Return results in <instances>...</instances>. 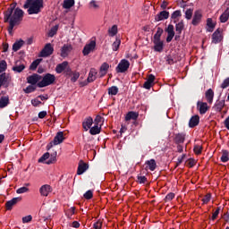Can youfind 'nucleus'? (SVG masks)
I'll use <instances>...</instances> for the list:
<instances>
[{
	"instance_id": "1",
	"label": "nucleus",
	"mask_w": 229,
	"mask_h": 229,
	"mask_svg": "<svg viewBox=\"0 0 229 229\" xmlns=\"http://www.w3.org/2000/svg\"><path fill=\"white\" fill-rule=\"evenodd\" d=\"M24 18V11L21 8L9 7L4 13V22H9V27L7 29L8 33L12 35L13 33V28L19 26L22 22Z\"/></svg>"
},
{
	"instance_id": "2",
	"label": "nucleus",
	"mask_w": 229,
	"mask_h": 229,
	"mask_svg": "<svg viewBox=\"0 0 229 229\" xmlns=\"http://www.w3.org/2000/svg\"><path fill=\"white\" fill-rule=\"evenodd\" d=\"M23 8L28 9L29 15L40 13V9L44 8V0H26Z\"/></svg>"
},
{
	"instance_id": "3",
	"label": "nucleus",
	"mask_w": 229,
	"mask_h": 229,
	"mask_svg": "<svg viewBox=\"0 0 229 229\" xmlns=\"http://www.w3.org/2000/svg\"><path fill=\"white\" fill-rule=\"evenodd\" d=\"M56 81V77L51 73H47L41 77V81L37 84L39 89H44V87H49Z\"/></svg>"
},
{
	"instance_id": "4",
	"label": "nucleus",
	"mask_w": 229,
	"mask_h": 229,
	"mask_svg": "<svg viewBox=\"0 0 229 229\" xmlns=\"http://www.w3.org/2000/svg\"><path fill=\"white\" fill-rule=\"evenodd\" d=\"M96 38H93L84 46L82 55L88 56L90 53H94V51H96Z\"/></svg>"
},
{
	"instance_id": "5",
	"label": "nucleus",
	"mask_w": 229,
	"mask_h": 229,
	"mask_svg": "<svg viewBox=\"0 0 229 229\" xmlns=\"http://www.w3.org/2000/svg\"><path fill=\"white\" fill-rule=\"evenodd\" d=\"M64 140L65 138L64 137V132L63 131L57 132L54 138V140L47 145V149H51L53 146H58V144H62V142H64Z\"/></svg>"
},
{
	"instance_id": "6",
	"label": "nucleus",
	"mask_w": 229,
	"mask_h": 229,
	"mask_svg": "<svg viewBox=\"0 0 229 229\" xmlns=\"http://www.w3.org/2000/svg\"><path fill=\"white\" fill-rule=\"evenodd\" d=\"M128 69H130V61L126 59H122L116 66V72H126Z\"/></svg>"
},
{
	"instance_id": "7",
	"label": "nucleus",
	"mask_w": 229,
	"mask_h": 229,
	"mask_svg": "<svg viewBox=\"0 0 229 229\" xmlns=\"http://www.w3.org/2000/svg\"><path fill=\"white\" fill-rule=\"evenodd\" d=\"M53 51H55V48H53L51 43H47L40 52V56H42L43 58H47V56H51Z\"/></svg>"
},
{
	"instance_id": "8",
	"label": "nucleus",
	"mask_w": 229,
	"mask_h": 229,
	"mask_svg": "<svg viewBox=\"0 0 229 229\" xmlns=\"http://www.w3.org/2000/svg\"><path fill=\"white\" fill-rule=\"evenodd\" d=\"M223 41V31L221 29H217L213 34H212V44H219V42Z\"/></svg>"
},
{
	"instance_id": "9",
	"label": "nucleus",
	"mask_w": 229,
	"mask_h": 229,
	"mask_svg": "<svg viewBox=\"0 0 229 229\" xmlns=\"http://www.w3.org/2000/svg\"><path fill=\"white\" fill-rule=\"evenodd\" d=\"M42 80V76L34 73L32 75H30L29 77H27V82L30 83V85H38V83H40Z\"/></svg>"
},
{
	"instance_id": "10",
	"label": "nucleus",
	"mask_w": 229,
	"mask_h": 229,
	"mask_svg": "<svg viewBox=\"0 0 229 229\" xmlns=\"http://www.w3.org/2000/svg\"><path fill=\"white\" fill-rule=\"evenodd\" d=\"M51 192H53V188L49 184L42 185L39 188V194L41 196H44L45 198H47V196H49V194H51Z\"/></svg>"
},
{
	"instance_id": "11",
	"label": "nucleus",
	"mask_w": 229,
	"mask_h": 229,
	"mask_svg": "<svg viewBox=\"0 0 229 229\" xmlns=\"http://www.w3.org/2000/svg\"><path fill=\"white\" fill-rule=\"evenodd\" d=\"M201 19H203V13L199 10L195 11L193 14V19L191 21V24L193 26H198L201 22Z\"/></svg>"
},
{
	"instance_id": "12",
	"label": "nucleus",
	"mask_w": 229,
	"mask_h": 229,
	"mask_svg": "<svg viewBox=\"0 0 229 229\" xmlns=\"http://www.w3.org/2000/svg\"><path fill=\"white\" fill-rule=\"evenodd\" d=\"M197 110L201 114V115L205 114L206 112H208V104L203 101H198Z\"/></svg>"
},
{
	"instance_id": "13",
	"label": "nucleus",
	"mask_w": 229,
	"mask_h": 229,
	"mask_svg": "<svg viewBox=\"0 0 229 229\" xmlns=\"http://www.w3.org/2000/svg\"><path fill=\"white\" fill-rule=\"evenodd\" d=\"M21 200H22V198H21V197H16L11 200H8L5 203L6 210H12V208H13L14 205H17V203H19Z\"/></svg>"
},
{
	"instance_id": "14",
	"label": "nucleus",
	"mask_w": 229,
	"mask_h": 229,
	"mask_svg": "<svg viewBox=\"0 0 229 229\" xmlns=\"http://www.w3.org/2000/svg\"><path fill=\"white\" fill-rule=\"evenodd\" d=\"M97 79H98V70H96V68H91L89 72L87 81L88 83H92L93 81H96Z\"/></svg>"
},
{
	"instance_id": "15",
	"label": "nucleus",
	"mask_w": 229,
	"mask_h": 229,
	"mask_svg": "<svg viewBox=\"0 0 229 229\" xmlns=\"http://www.w3.org/2000/svg\"><path fill=\"white\" fill-rule=\"evenodd\" d=\"M154 84H155V75L149 74L143 87L144 89H147L148 90H149V89H151Z\"/></svg>"
},
{
	"instance_id": "16",
	"label": "nucleus",
	"mask_w": 229,
	"mask_h": 229,
	"mask_svg": "<svg viewBox=\"0 0 229 229\" xmlns=\"http://www.w3.org/2000/svg\"><path fill=\"white\" fill-rule=\"evenodd\" d=\"M165 31L167 33L166 42H171V40H173V38H174V26L168 25Z\"/></svg>"
},
{
	"instance_id": "17",
	"label": "nucleus",
	"mask_w": 229,
	"mask_h": 229,
	"mask_svg": "<svg viewBox=\"0 0 229 229\" xmlns=\"http://www.w3.org/2000/svg\"><path fill=\"white\" fill-rule=\"evenodd\" d=\"M108 69H110V65L107 63L102 64L99 69V73H98L99 78H103L104 76H106V72H108Z\"/></svg>"
},
{
	"instance_id": "18",
	"label": "nucleus",
	"mask_w": 229,
	"mask_h": 229,
	"mask_svg": "<svg viewBox=\"0 0 229 229\" xmlns=\"http://www.w3.org/2000/svg\"><path fill=\"white\" fill-rule=\"evenodd\" d=\"M93 123H94V120L92 119V117H88L82 123V128L85 130V131H89V130H90Z\"/></svg>"
},
{
	"instance_id": "19",
	"label": "nucleus",
	"mask_w": 229,
	"mask_h": 229,
	"mask_svg": "<svg viewBox=\"0 0 229 229\" xmlns=\"http://www.w3.org/2000/svg\"><path fill=\"white\" fill-rule=\"evenodd\" d=\"M165 19H169V12H167V11L160 12V13L155 17V21H156L157 22H160V21H165Z\"/></svg>"
},
{
	"instance_id": "20",
	"label": "nucleus",
	"mask_w": 229,
	"mask_h": 229,
	"mask_svg": "<svg viewBox=\"0 0 229 229\" xmlns=\"http://www.w3.org/2000/svg\"><path fill=\"white\" fill-rule=\"evenodd\" d=\"M10 81H11L10 75L6 73L0 74V89L1 87H3V85H8Z\"/></svg>"
},
{
	"instance_id": "21",
	"label": "nucleus",
	"mask_w": 229,
	"mask_h": 229,
	"mask_svg": "<svg viewBox=\"0 0 229 229\" xmlns=\"http://www.w3.org/2000/svg\"><path fill=\"white\" fill-rule=\"evenodd\" d=\"M154 50L157 53H162L164 51V41L157 39L154 40Z\"/></svg>"
},
{
	"instance_id": "22",
	"label": "nucleus",
	"mask_w": 229,
	"mask_h": 229,
	"mask_svg": "<svg viewBox=\"0 0 229 229\" xmlns=\"http://www.w3.org/2000/svg\"><path fill=\"white\" fill-rule=\"evenodd\" d=\"M205 97L209 105L214 103V90H212V89H209L206 91Z\"/></svg>"
},
{
	"instance_id": "23",
	"label": "nucleus",
	"mask_w": 229,
	"mask_h": 229,
	"mask_svg": "<svg viewBox=\"0 0 229 229\" xmlns=\"http://www.w3.org/2000/svg\"><path fill=\"white\" fill-rule=\"evenodd\" d=\"M225 108V100H218L215 103L213 110L215 112H221Z\"/></svg>"
},
{
	"instance_id": "24",
	"label": "nucleus",
	"mask_w": 229,
	"mask_h": 229,
	"mask_svg": "<svg viewBox=\"0 0 229 229\" xmlns=\"http://www.w3.org/2000/svg\"><path fill=\"white\" fill-rule=\"evenodd\" d=\"M139 114L133 111L129 112L125 116V121H137Z\"/></svg>"
},
{
	"instance_id": "25",
	"label": "nucleus",
	"mask_w": 229,
	"mask_h": 229,
	"mask_svg": "<svg viewBox=\"0 0 229 229\" xmlns=\"http://www.w3.org/2000/svg\"><path fill=\"white\" fill-rule=\"evenodd\" d=\"M10 105V98L8 96H3L0 98V108H6Z\"/></svg>"
},
{
	"instance_id": "26",
	"label": "nucleus",
	"mask_w": 229,
	"mask_h": 229,
	"mask_svg": "<svg viewBox=\"0 0 229 229\" xmlns=\"http://www.w3.org/2000/svg\"><path fill=\"white\" fill-rule=\"evenodd\" d=\"M72 49V47L71 45H64L61 49V56L65 58L71 53V50Z\"/></svg>"
},
{
	"instance_id": "27",
	"label": "nucleus",
	"mask_w": 229,
	"mask_h": 229,
	"mask_svg": "<svg viewBox=\"0 0 229 229\" xmlns=\"http://www.w3.org/2000/svg\"><path fill=\"white\" fill-rule=\"evenodd\" d=\"M67 65H69L67 62H63L62 64H57L55 67V72H57V74H61V72H64V71L67 69Z\"/></svg>"
},
{
	"instance_id": "28",
	"label": "nucleus",
	"mask_w": 229,
	"mask_h": 229,
	"mask_svg": "<svg viewBox=\"0 0 229 229\" xmlns=\"http://www.w3.org/2000/svg\"><path fill=\"white\" fill-rule=\"evenodd\" d=\"M199 124V116L194 115L191 118L189 126L190 128H194L195 126H198Z\"/></svg>"
},
{
	"instance_id": "29",
	"label": "nucleus",
	"mask_w": 229,
	"mask_h": 229,
	"mask_svg": "<svg viewBox=\"0 0 229 229\" xmlns=\"http://www.w3.org/2000/svg\"><path fill=\"white\" fill-rule=\"evenodd\" d=\"M89 169V165L85 163H81L78 166L77 174H83L85 171Z\"/></svg>"
},
{
	"instance_id": "30",
	"label": "nucleus",
	"mask_w": 229,
	"mask_h": 229,
	"mask_svg": "<svg viewBox=\"0 0 229 229\" xmlns=\"http://www.w3.org/2000/svg\"><path fill=\"white\" fill-rule=\"evenodd\" d=\"M22 46H24V40H22V39H20V40L14 42L13 45V51H14V53H16V51H19V49H21V47H22Z\"/></svg>"
},
{
	"instance_id": "31",
	"label": "nucleus",
	"mask_w": 229,
	"mask_h": 229,
	"mask_svg": "<svg viewBox=\"0 0 229 229\" xmlns=\"http://www.w3.org/2000/svg\"><path fill=\"white\" fill-rule=\"evenodd\" d=\"M174 140L176 144H183V142H185V134L184 133L176 134Z\"/></svg>"
},
{
	"instance_id": "32",
	"label": "nucleus",
	"mask_w": 229,
	"mask_h": 229,
	"mask_svg": "<svg viewBox=\"0 0 229 229\" xmlns=\"http://www.w3.org/2000/svg\"><path fill=\"white\" fill-rule=\"evenodd\" d=\"M90 135H98L101 133V125H96L89 129Z\"/></svg>"
},
{
	"instance_id": "33",
	"label": "nucleus",
	"mask_w": 229,
	"mask_h": 229,
	"mask_svg": "<svg viewBox=\"0 0 229 229\" xmlns=\"http://www.w3.org/2000/svg\"><path fill=\"white\" fill-rule=\"evenodd\" d=\"M220 22H226L229 19V7L220 15Z\"/></svg>"
},
{
	"instance_id": "34",
	"label": "nucleus",
	"mask_w": 229,
	"mask_h": 229,
	"mask_svg": "<svg viewBox=\"0 0 229 229\" xmlns=\"http://www.w3.org/2000/svg\"><path fill=\"white\" fill-rule=\"evenodd\" d=\"M74 3V0H64L63 3V8H64V10H69L72 8Z\"/></svg>"
},
{
	"instance_id": "35",
	"label": "nucleus",
	"mask_w": 229,
	"mask_h": 229,
	"mask_svg": "<svg viewBox=\"0 0 229 229\" xmlns=\"http://www.w3.org/2000/svg\"><path fill=\"white\" fill-rule=\"evenodd\" d=\"M207 26H208V31L212 33V31H214V29L216 28V23L212 21V18H208L207 20Z\"/></svg>"
},
{
	"instance_id": "36",
	"label": "nucleus",
	"mask_w": 229,
	"mask_h": 229,
	"mask_svg": "<svg viewBox=\"0 0 229 229\" xmlns=\"http://www.w3.org/2000/svg\"><path fill=\"white\" fill-rule=\"evenodd\" d=\"M146 164L148 165L149 171H155V169H157V161H155V159H150L147 161Z\"/></svg>"
},
{
	"instance_id": "37",
	"label": "nucleus",
	"mask_w": 229,
	"mask_h": 229,
	"mask_svg": "<svg viewBox=\"0 0 229 229\" xmlns=\"http://www.w3.org/2000/svg\"><path fill=\"white\" fill-rule=\"evenodd\" d=\"M108 35L109 37H115L117 35V25H113L111 28L108 29Z\"/></svg>"
},
{
	"instance_id": "38",
	"label": "nucleus",
	"mask_w": 229,
	"mask_h": 229,
	"mask_svg": "<svg viewBox=\"0 0 229 229\" xmlns=\"http://www.w3.org/2000/svg\"><path fill=\"white\" fill-rule=\"evenodd\" d=\"M119 47H121V38H116L115 41L112 44L113 51H119Z\"/></svg>"
},
{
	"instance_id": "39",
	"label": "nucleus",
	"mask_w": 229,
	"mask_h": 229,
	"mask_svg": "<svg viewBox=\"0 0 229 229\" xmlns=\"http://www.w3.org/2000/svg\"><path fill=\"white\" fill-rule=\"evenodd\" d=\"M89 8H90V10H99V8H100L99 2H98L96 0H91L89 2Z\"/></svg>"
},
{
	"instance_id": "40",
	"label": "nucleus",
	"mask_w": 229,
	"mask_h": 229,
	"mask_svg": "<svg viewBox=\"0 0 229 229\" xmlns=\"http://www.w3.org/2000/svg\"><path fill=\"white\" fill-rule=\"evenodd\" d=\"M118 92H119V88H117L116 86H113L108 89L109 96H117Z\"/></svg>"
},
{
	"instance_id": "41",
	"label": "nucleus",
	"mask_w": 229,
	"mask_h": 229,
	"mask_svg": "<svg viewBox=\"0 0 229 229\" xmlns=\"http://www.w3.org/2000/svg\"><path fill=\"white\" fill-rule=\"evenodd\" d=\"M56 151L53 154H51L49 160L45 162V164H47V165H50V164H55L56 162Z\"/></svg>"
},
{
	"instance_id": "42",
	"label": "nucleus",
	"mask_w": 229,
	"mask_h": 229,
	"mask_svg": "<svg viewBox=\"0 0 229 229\" xmlns=\"http://www.w3.org/2000/svg\"><path fill=\"white\" fill-rule=\"evenodd\" d=\"M178 17H182V12L177 10L172 13L171 18L174 22H176L178 21Z\"/></svg>"
},
{
	"instance_id": "43",
	"label": "nucleus",
	"mask_w": 229,
	"mask_h": 229,
	"mask_svg": "<svg viewBox=\"0 0 229 229\" xmlns=\"http://www.w3.org/2000/svg\"><path fill=\"white\" fill-rule=\"evenodd\" d=\"M162 33H164V30H162L161 28H157V33L154 36V40H160Z\"/></svg>"
},
{
	"instance_id": "44",
	"label": "nucleus",
	"mask_w": 229,
	"mask_h": 229,
	"mask_svg": "<svg viewBox=\"0 0 229 229\" xmlns=\"http://www.w3.org/2000/svg\"><path fill=\"white\" fill-rule=\"evenodd\" d=\"M23 69H26L24 64L15 65L13 67V71H14V72H22Z\"/></svg>"
},
{
	"instance_id": "45",
	"label": "nucleus",
	"mask_w": 229,
	"mask_h": 229,
	"mask_svg": "<svg viewBox=\"0 0 229 229\" xmlns=\"http://www.w3.org/2000/svg\"><path fill=\"white\" fill-rule=\"evenodd\" d=\"M58 31V25L54 26L48 32V37H54Z\"/></svg>"
},
{
	"instance_id": "46",
	"label": "nucleus",
	"mask_w": 229,
	"mask_h": 229,
	"mask_svg": "<svg viewBox=\"0 0 229 229\" xmlns=\"http://www.w3.org/2000/svg\"><path fill=\"white\" fill-rule=\"evenodd\" d=\"M36 89L37 88H35V86H33V84H31L24 89V92H25V94H31V92H35Z\"/></svg>"
},
{
	"instance_id": "47",
	"label": "nucleus",
	"mask_w": 229,
	"mask_h": 229,
	"mask_svg": "<svg viewBox=\"0 0 229 229\" xmlns=\"http://www.w3.org/2000/svg\"><path fill=\"white\" fill-rule=\"evenodd\" d=\"M192 13H193L192 9H187L185 11V19H187L188 21H191L192 19Z\"/></svg>"
},
{
	"instance_id": "48",
	"label": "nucleus",
	"mask_w": 229,
	"mask_h": 229,
	"mask_svg": "<svg viewBox=\"0 0 229 229\" xmlns=\"http://www.w3.org/2000/svg\"><path fill=\"white\" fill-rule=\"evenodd\" d=\"M38 64H40V60L37 59L35 60L30 66V71H35V69H37V67H38Z\"/></svg>"
},
{
	"instance_id": "49",
	"label": "nucleus",
	"mask_w": 229,
	"mask_h": 229,
	"mask_svg": "<svg viewBox=\"0 0 229 229\" xmlns=\"http://www.w3.org/2000/svg\"><path fill=\"white\" fill-rule=\"evenodd\" d=\"M49 157H50L49 152H46V153L38 159L39 164H42V163L46 162V160H47V158H49Z\"/></svg>"
},
{
	"instance_id": "50",
	"label": "nucleus",
	"mask_w": 229,
	"mask_h": 229,
	"mask_svg": "<svg viewBox=\"0 0 229 229\" xmlns=\"http://www.w3.org/2000/svg\"><path fill=\"white\" fill-rule=\"evenodd\" d=\"M182 30H183V21H181L175 25V30L177 31V33L179 34L182 33Z\"/></svg>"
},
{
	"instance_id": "51",
	"label": "nucleus",
	"mask_w": 229,
	"mask_h": 229,
	"mask_svg": "<svg viewBox=\"0 0 229 229\" xmlns=\"http://www.w3.org/2000/svg\"><path fill=\"white\" fill-rule=\"evenodd\" d=\"M6 67H7L6 61L4 60L0 61V72H4V71H6Z\"/></svg>"
},
{
	"instance_id": "52",
	"label": "nucleus",
	"mask_w": 229,
	"mask_h": 229,
	"mask_svg": "<svg viewBox=\"0 0 229 229\" xmlns=\"http://www.w3.org/2000/svg\"><path fill=\"white\" fill-rule=\"evenodd\" d=\"M203 148L199 145H195L193 151L195 153V155H201V151H202Z\"/></svg>"
},
{
	"instance_id": "53",
	"label": "nucleus",
	"mask_w": 229,
	"mask_h": 229,
	"mask_svg": "<svg viewBox=\"0 0 229 229\" xmlns=\"http://www.w3.org/2000/svg\"><path fill=\"white\" fill-rule=\"evenodd\" d=\"M229 157H228V151H224L221 157V162H228Z\"/></svg>"
},
{
	"instance_id": "54",
	"label": "nucleus",
	"mask_w": 229,
	"mask_h": 229,
	"mask_svg": "<svg viewBox=\"0 0 229 229\" xmlns=\"http://www.w3.org/2000/svg\"><path fill=\"white\" fill-rule=\"evenodd\" d=\"M29 191H30V189H28V187L23 186L21 188H19L16 191V192H17V194H24V193L28 192Z\"/></svg>"
},
{
	"instance_id": "55",
	"label": "nucleus",
	"mask_w": 229,
	"mask_h": 229,
	"mask_svg": "<svg viewBox=\"0 0 229 229\" xmlns=\"http://www.w3.org/2000/svg\"><path fill=\"white\" fill-rule=\"evenodd\" d=\"M92 196H93V193H92V191L90 190H89L84 193L85 199H92Z\"/></svg>"
},
{
	"instance_id": "56",
	"label": "nucleus",
	"mask_w": 229,
	"mask_h": 229,
	"mask_svg": "<svg viewBox=\"0 0 229 229\" xmlns=\"http://www.w3.org/2000/svg\"><path fill=\"white\" fill-rule=\"evenodd\" d=\"M219 212H221V208H217L216 211L213 213L211 219L214 221L217 218V216H219Z\"/></svg>"
},
{
	"instance_id": "57",
	"label": "nucleus",
	"mask_w": 229,
	"mask_h": 229,
	"mask_svg": "<svg viewBox=\"0 0 229 229\" xmlns=\"http://www.w3.org/2000/svg\"><path fill=\"white\" fill-rule=\"evenodd\" d=\"M101 121H103V118L101 117V115H97L94 120V123L96 125L101 126V124H99L101 123Z\"/></svg>"
},
{
	"instance_id": "58",
	"label": "nucleus",
	"mask_w": 229,
	"mask_h": 229,
	"mask_svg": "<svg viewBox=\"0 0 229 229\" xmlns=\"http://www.w3.org/2000/svg\"><path fill=\"white\" fill-rule=\"evenodd\" d=\"M212 196L210 195V193L207 194L203 199H202V202L204 204L208 203V201H210Z\"/></svg>"
},
{
	"instance_id": "59",
	"label": "nucleus",
	"mask_w": 229,
	"mask_h": 229,
	"mask_svg": "<svg viewBox=\"0 0 229 229\" xmlns=\"http://www.w3.org/2000/svg\"><path fill=\"white\" fill-rule=\"evenodd\" d=\"M31 105L33 106H38V105H42V102L40 100H38V98L31 100Z\"/></svg>"
},
{
	"instance_id": "60",
	"label": "nucleus",
	"mask_w": 229,
	"mask_h": 229,
	"mask_svg": "<svg viewBox=\"0 0 229 229\" xmlns=\"http://www.w3.org/2000/svg\"><path fill=\"white\" fill-rule=\"evenodd\" d=\"M227 87H229V78L225 79L221 84V89H227Z\"/></svg>"
},
{
	"instance_id": "61",
	"label": "nucleus",
	"mask_w": 229,
	"mask_h": 229,
	"mask_svg": "<svg viewBox=\"0 0 229 229\" xmlns=\"http://www.w3.org/2000/svg\"><path fill=\"white\" fill-rule=\"evenodd\" d=\"M78 78H80V72H74L72 76V81L74 83L78 81Z\"/></svg>"
},
{
	"instance_id": "62",
	"label": "nucleus",
	"mask_w": 229,
	"mask_h": 229,
	"mask_svg": "<svg viewBox=\"0 0 229 229\" xmlns=\"http://www.w3.org/2000/svg\"><path fill=\"white\" fill-rule=\"evenodd\" d=\"M172 199H174V193L170 192L165 196V201H172Z\"/></svg>"
},
{
	"instance_id": "63",
	"label": "nucleus",
	"mask_w": 229,
	"mask_h": 229,
	"mask_svg": "<svg viewBox=\"0 0 229 229\" xmlns=\"http://www.w3.org/2000/svg\"><path fill=\"white\" fill-rule=\"evenodd\" d=\"M31 219H33L31 215H29L27 216H23L22 217V223H30Z\"/></svg>"
},
{
	"instance_id": "64",
	"label": "nucleus",
	"mask_w": 229,
	"mask_h": 229,
	"mask_svg": "<svg viewBox=\"0 0 229 229\" xmlns=\"http://www.w3.org/2000/svg\"><path fill=\"white\" fill-rule=\"evenodd\" d=\"M102 226H103V224L101 222L98 221L93 225V229H101Z\"/></svg>"
}]
</instances>
